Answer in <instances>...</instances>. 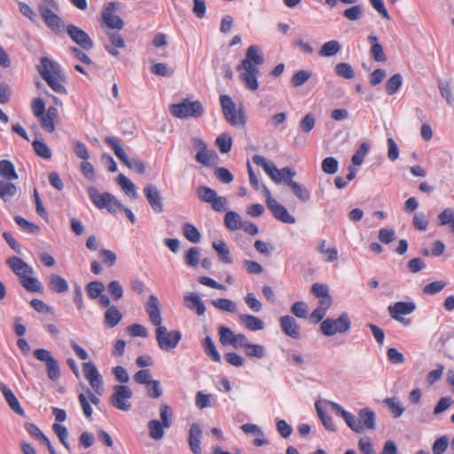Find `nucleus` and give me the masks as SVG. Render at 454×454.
Listing matches in <instances>:
<instances>
[{
  "label": "nucleus",
  "instance_id": "f257e3e1",
  "mask_svg": "<svg viewBox=\"0 0 454 454\" xmlns=\"http://www.w3.org/2000/svg\"><path fill=\"white\" fill-rule=\"evenodd\" d=\"M264 63L263 54L257 45H251L246 51L245 59L237 67V70H243L239 78L243 81L247 89L254 91L258 89L257 76L260 73L259 66Z\"/></svg>",
  "mask_w": 454,
  "mask_h": 454
},
{
  "label": "nucleus",
  "instance_id": "f03ea898",
  "mask_svg": "<svg viewBox=\"0 0 454 454\" xmlns=\"http://www.w3.org/2000/svg\"><path fill=\"white\" fill-rule=\"evenodd\" d=\"M37 70L42 78L56 93H67V90L63 84L66 82V76L58 63L43 57Z\"/></svg>",
  "mask_w": 454,
  "mask_h": 454
},
{
  "label": "nucleus",
  "instance_id": "7ed1b4c3",
  "mask_svg": "<svg viewBox=\"0 0 454 454\" xmlns=\"http://www.w3.org/2000/svg\"><path fill=\"white\" fill-rule=\"evenodd\" d=\"M252 160L254 164L262 167L276 184L283 182L288 185L289 180H293V177L296 175L295 171L289 167L278 169L272 161L268 160L263 156L255 154L253 156Z\"/></svg>",
  "mask_w": 454,
  "mask_h": 454
},
{
  "label": "nucleus",
  "instance_id": "20e7f679",
  "mask_svg": "<svg viewBox=\"0 0 454 454\" xmlns=\"http://www.w3.org/2000/svg\"><path fill=\"white\" fill-rule=\"evenodd\" d=\"M219 99L223 114L227 122L235 127H244L246 116L242 105L237 106L229 95H221Z\"/></svg>",
  "mask_w": 454,
  "mask_h": 454
},
{
  "label": "nucleus",
  "instance_id": "39448f33",
  "mask_svg": "<svg viewBox=\"0 0 454 454\" xmlns=\"http://www.w3.org/2000/svg\"><path fill=\"white\" fill-rule=\"evenodd\" d=\"M169 111L176 118L187 119L199 118L203 115L205 110L200 101H191L185 98L178 104L171 105Z\"/></svg>",
  "mask_w": 454,
  "mask_h": 454
},
{
  "label": "nucleus",
  "instance_id": "423d86ee",
  "mask_svg": "<svg viewBox=\"0 0 454 454\" xmlns=\"http://www.w3.org/2000/svg\"><path fill=\"white\" fill-rule=\"evenodd\" d=\"M45 4H39L38 11L43 21L54 33L59 34L64 31L62 20L54 13L51 8L58 10V3L55 0H43Z\"/></svg>",
  "mask_w": 454,
  "mask_h": 454
},
{
  "label": "nucleus",
  "instance_id": "0eeeda50",
  "mask_svg": "<svg viewBox=\"0 0 454 454\" xmlns=\"http://www.w3.org/2000/svg\"><path fill=\"white\" fill-rule=\"evenodd\" d=\"M351 321L347 312L341 313L338 318H326L320 324V331L325 336L344 333L350 329Z\"/></svg>",
  "mask_w": 454,
  "mask_h": 454
},
{
  "label": "nucleus",
  "instance_id": "6e6552de",
  "mask_svg": "<svg viewBox=\"0 0 454 454\" xmlns=\"http://www.w3.org/2000/svg\"><path fill=\"white\" fill-rule=\"evenodd\" d=\"M35 357L45 364L48 378L52 381H57L60 378V367L58 360L52 353L45 348H37L34 350Z\"/></svg>",
  "mask_w": 454,
  "mask_h": 454
},
{
  "label": "nucleus",
  "instance_id": "1a4fd4ad",
  "mask_svg": "<svg viewBox=\"0 0 454 454\" xmlns=\"http://www.w3.org/2000/svg\"><path fill=\"white\" fill-rule=\"evenodd\" d=\"M155 337L160 348L169 351L178 345L182 333L177 330L168 332L166 326L160 325L155 330Z\"/></svg>",
  "mask_w": 454,
  "mask_h": 454
},
{
  "label": "nucleus",
  "instance_id": "9d476101",
  "mask_svg": "<svg viewBox=\"0 0 454 454\" xmlns=\"http://www.w3.org/2000/svg\"><path fill=\"white\" fill-rule=\"evenodd\" d=\"M119 8V3L109 2L101 11V26H106L109 29L121 30L124 27L122 19L115 14Z\"/></svg>",
  "mask_w": 454,
  "mask_h": 454
},
{
  "label": "nucleus",
  "instance_id": "9b49d317",
  "mask_svg": "<svg viewBox=\"0 0 454 454\" xmlns=\"http://www.w3.org/2000/svg\"><path fill=\"white\" fill-rule=\"evenodd\" d=\"M133 393L128 386L116 385L114 387V393L110 397V403L114 408L127 411L131 408V403L129 399H130Z\"/></svg>",
  "mask_w": 454,
  "mask_h": 454
},
{
  "label": "nucleus",
  "instance_id": "f8f14e48",
  "mask_svg": "<svg viewBox=\"0 0 454 454\" xmlns=\"http://www.w3.org/2000/svg\"><path fill=\"white\" fill-rule=\"evenodd\" d=\"M82 372L85 379L89 381L91 388L98 395H102L103 380L96 365L92 362L82 364Z\"/></svg>",
  "mask_w": 454,
  "mask_h": 454
},
{
  "label": "nucleus",
  "instance_id": "ddd939ff",
  "mask_svg": "<svg viewBox=\"0 0 454 454\" xmlns=\"http://www.w3.org/2000/svg\"><path fill=\"white\" fill-rule=\"evenodd\" d=\"M67 33L70 38L84 51H90L94 47V43L90 35L82 28L74 25L67 26Z\"/></svg>",
  "mask_w": 454,
  "mask_h": 454
},
{
  "label": "nucleus",
  "instance_id": "4468645a",
  "mask_svg": "<svg viewBox=\"0 0 454 454\" xmlns=\"http://www.w3.org/2000/svg\"><path fill=\"white\" fill-rule=\"evenodd\" d=\"M333 411L337 416L341 417L348 427L357 434L363 433V427L361 421H357V419L351 413L345 411L339 403L334 402H328Z\"/></svg>",
  "mask_w": 454,
  "mask_h": 454
},
{
  "label": "nucleus",
  "instance_id": "2eb2a0df",
  "mask_svg": "<svg viewBox=\"0 0 454 454\" xmlns=\"http://www.w3.org/2000/svg\"><path fill=\"white\" fill-rule=\"evenodd\" d=\"M6 263L11 268L12 272L17 277H19L20 280H21L23 278L27 277L28 275L35 274L34 269L18 256L9 257L6 261Z\"/></svg>",
  "mask_w": 454,
  "mask_h": 454
},
{
  "label": "nucleus",
  "instance_id": "dca6fc26",
  "mask_svg": "<svg viewBox=\"0 0 454 454\" xmlns=\"http://www.w3.org/2000/svg\"><path fill=\"white\" fill-rule=\"evenodd\" d=\"M144 195L155 213H161L164 209L162 198L157 187L152 184L145 186Z\"/></svg>",
  "mask_w": 454,
  "mask_h": 454
},
{
  "label": "nucleus",
  "instance_id": "f3484780",
  "mask_svg": "<svg viewBox=\"0 0 454 454\" xmlns=\"http://www.w3.org/2000/svg\"><path fill=\"white\" fill-rule=\"evenodd\" d=\"M268 208L271 211L272 215L278 221L285 223H294L295 218L291 215L287 209L275 199L266 200Z\"/></svg>",
  "mask_w": 454,
  "mask_h": 454
},
{
  "label": "nucleus",
  "instance_id": "a211bd4d",
  "mask_svg": "<svg viewBox=\"0 0 454 454\" xmlns=\"http://www.w3.org/2000/svg\"><path fill=\"white\" fill-rule=\"evenodd\" d=\"M160 308L159 299L153 294L150 295L145 305V311L151 323L157 327L160 326L162 322Z\"/></svg>",
  "mask_w": 454,
  "mask_h": 454
},
{
  "label": "nucleus",
  "instance_id": "6ab92c4d",
  "mask_svg": "<svg viewBox=\"0 0 454 454\" xmlns=\"http://www.w3.org/2000/svg\"><path fill=\"white\" fill-rule=\"evenodd\" d=\"M279 325L282 332L293 338L299 339L301 336L300 326L297 321L291 316H283L279 318Z\"/></svg>",
  "mask_w": 454,
  "mask_h": 454
},
{
  "label": "nucleus",
  "instance_id": "aec40b11",
  "mask_svg": "<svg viewBox=\"0 0 454 454\" xmlns=\"http://www.w3.org/2000/svg\"><path fill=\"white\" fill-rule=\"evenodd\" d=\"M387 309L393 319H398L403 315L411 314L416 309V304L413 301H397L388 306Z\"/></svg>",
  "mask_w": 454,
  "mask_h": 454
},
{
  "label": "nucleus",
  "instance_id": "412c9836",
  "mask_svg": "<svg viewBox=\"0 0 454 454\" xmlns=\"http://www.w3.org/2000/svg\"><path fill=\"white\" fill-rule=\"evenodd\" d=\"M202 430L198 423H192L189 430L188 443L193 454H201L200 439Z\"/></svg>",
  "mask_w": 454,
  "mask_h": 454
},
{
  "label": "nucleus",
  "instance_id": "4be33fe9",
  "mask_svg": "<svg viewBox=\"0 0 454 454\" xmlns=\"http://www.w3.org/2000/svg\"><path fill=\"white\" fill-rule=\"evenodd\" d=\"M184 300L185 306L191 310H195L198 316H203L205 314L206 306L199 294L195 293H188L184 295Z\"/></svg>",
  "mask_w": 454,
  "mask_h": 454
},
{
  "label": "nucleus",
  "instance_id": "5701e85b",
  "mask_svg": "<svg viewBox=\"0 0 454 454\" xmlns=\"http://www.w3.org/2000/svg\"><path fill=\"white\" fill-rule=\"evenodd\" d=\"M87 192L90 200L98 208H106L109 199H111L112 194L110 192H105L100 193L98 190L93 186H90Z\"/></svg>",
  "mask_w": 454,
  "mask_h": 454
},
{
  "label": "nucleus",
  "instance_id": "b1692460",
  "mask_svg": "<svg viewBox=\"0 0 454 454\" xmlns=\"http://www.w3.org/2000/svg\"><path fill=\"white\" fill-rule=\"evenodd\" d=\"M0 391L4 395L10 408L17 414L23 416L24 410L21 408L19 400L13 392L3 382H0Z\"/></svg>",
  "mask_w": 454,
  "mask_h": 454
},
{
  "label": "nucleus",
  "instance_id": "393cba45",
  "mask_svg": "<svg viewBox=\"0 0 454 454\" xmlns=\"http://www.w3.org/2000/svg\"><path fill=\"white\" fill-rule=\"evenodd\" d=\"M357 421H361L363 427V432L364 429L373 430L376 427V415L375 412L366 407L361 409L358 412Z\"/></svg>",
  "mask_w": 454,
  "mask_h": 454
},
{
  "label": "nucleus",
  "instance_id": "a878e982",
  "mask_svg": "<svg viewBox=\"0 0 454 454\" xmlns=\"http://www.w3.org/2000/svg\"><path fill=\"white\" fill-rule=\"evenodd\" d=\"M367 40L371 43L370 53L373 59L377 62L386 61L387 57L384 53L383 46L379 43L378 37L376 35H368Z\"/></svg>",
  "mask_w": 454,
  "mask_h": 454
},
{
  "label": "nucleus",
  "instance_id": "bb28decb",
  "mask_svg": "<svg viewBox=\"0 0 454 454\" xmlns=\"http://www.w3.org/2000/svg\"><path fill=\"white\" fill-rule=\"evenodd\" d=\"M122 314L114 305L109 307L104 315V323L109 328L115 327L121 320Z\"/></svg>",
  "mask_w": 454,
  "mask_h": 454
},
{
  "label": "nucleus",
  "instance_id": "cd10ccee",
  "mask_svg": "<svg viewBox=\"0 0 454 454\" xmlns=\"http://www.w3.org/2000/svg\"><path fill=\"white\" fill-rule=\"evenodd\" d=\"M213 248L216 251L219 261L223 263L230 264L232 262L230 249L223 240H217L212 243Z\"/></svg>",
  "mask_w": 454,
  "mask_h": 454
},
{
  "label": "nucleus",
  "instance_id": "c85d7f7f",
  "mask_svg": "<svg viewBox=\"0 0 454 454\" xmlns=\"http://www.w3.org/2000/svg\"><path fill=\"white\" fill-rule=\"evenodd\" d=\"M239 319L240 323H242L246 328L250 331H260L264 328V323L260 318L247 314H240L239 316Z\"/></svg>",
  "mask_w": 454,
  "mask_h": 454
},
{
  "label": "nucleus",
  "instance_id": "c756f323",
  "mask_svg": "<svg viewBox=\"0 0 454 454\" xmlns=\"http://www.w3.org/2000/svg\"><path fill=\"white\" fill-rule=\"evenodd\" d=\"M105 141L113 148L117 158L124 164L128 161V155L121 145V141L114 137H106Z\"/></svg>",
  "mask_w": 454,
  "mask_h": 454
},
{
  "label": "nucleus",
  "instance_id": "7c9ffc66",
  "mask_svg": "<svg viewBox=\"0 0 454 454\" xmlns=\"http://www.w3.org/2000/svg\"><path fill=\"white\" fill-rule=\"evenodd\" d=\"M11 180H0V198L4 201H9L17 193V186Z\"/></svg>",
  "mask_w": 454,
  "mask_h": 454
},
{
  "label": "nucleus",
  "instance_id": "2f4dec72",
  "mask_svg": "<svg viewBox=\"0 0 454 454\" xmlns=\"http://www.w3.org/2000/svg\"><path fill=\"white\" fill-rule=\"evenodd\" d=\"M340 49H341V45L339 41L331 40V41L325 43L321 46V48L318 51V55L320 57H325V58L333 57V56L336 55L340 51Z\"/></svg>",
  "mask_w": 454,
  "mask_h": 454
},
{
  "label": "nucleus",
  "instance_id": "473e14b6",
  "mask_svg": "<svg viewBox=\"0 0 454 454\" xmlns=\"http://www.w3.org/2000/svg\"><path fill=\"white\" fill-rule=\"evenodd\" d=\"M20 283L28 292L39 294L43 292L42 283L36 278H34L33 275H28L27 277L23 278L20 280Z\"/></svg>",
  "mask_w": 454,
  "mask_h": 454
},
{
  "label": "nucleus",
  "instance_id": "72a5a7b5",
  "mask_svg": "<svg viewBox=\"0 0 454 454\" xmlns=\"http://www.w3.org/2000/svg\"><path fill=\"white\" fill-rule=\"evenodd\" d=\"M182 231L184 238L192 243H199L201 239V234L198 228L191 223H184L182 226Z\"/></svg>",
  "mask_w": 454,
  "mask_h": 454
},
{
  "label": "nucleus",
  "instance_id": "f704fd0d",
  "mask_svg": "<svg viewBox=\"0 0 454 454\" xmlns=\"http://www.w3.org/2000/svg\"><path fill=\"white\" fill-rule=\"evenodd\" d=\"M49 287L57 294H62L68 290V284L61 276L52 274L50 277Z\"/></svg>",
  "mask_w": 454,
  "mask_h": 454
},
{
  "label": "nucleus",
  "instance_id": "c9c22d12",
  "mask_svg": "<svg viewBox=\"0 0 454 454\" xmlns=\"http://www.w3.org/2000/svg\"><path fill=\"white\" fill-rule=\"evenodd\" d=\"M0 176L5 180H16L19 178L13 163L8 160H0Z\"/></svg>",
  "mask_w": 454,
  "mask_h": 454
},
{
  "label": "nucleus",
  "instance_id": "e433bc0d",
  "mask_svg": "<svg viewBox=\"0 0 454 454\" xmlns=\"http://www.w3.org/2000/svg\"><path fill=\"white\" fill-rule=\"evenodd\" d=\"M224 224L230 231L241 229L243 222L240 215L234 211H228L224 215Z\"/></svg>",
  "mask_w": 454,
  "mask_h": 454
},
{
  "label": "nucleus",
  "instance_id": "4c0bfd02",
  "mask_svg": "<svg viewBox=\"0 0 454 454\" xmlns=\"http://www.w3.org/2000/svg\"><path fill=\"white\" fill-rule=\"evenodd\" d=\"M287 186L290 187L294 196L301 201L307 202L309 200L310 192L302 184L297 183L296 181L289 180V184Z\"/></svg>",
  "mask_w": 454,
  "mask_h": 454
},
{
  "label": "nucleus",
  "instance_id": "58836bf2",
  "mask_svg": "<svg viewBox=\"0 0 454 454\" xmlns=\"http://www.w3.org/2000/svg\"><path fill=\"white\" fill-rule=\"evenodd\" d=\"M117 183L124 191V192L131 199H137V192L135 184L123 174H120L117 177Z\"/></svg>",
  "mask_w": 454,
  "mask_h": 454
},
{
  "label": "nucleus",
  "instance_id": "ea45409f",
  "mask_svg": "<svg viewBox=\"0 0 454 454\" xmlns=\"http://www.w3.org/2000/svg\"><path fill=\"white\" fill-rule=\"evenodd\" d=\"M202 345L205 350V353L207 356H209L213 361L220 363L221 362V355L216 349L215 343L211 337L207 336L203 341Z\"/></svg>",
  "mask_w": 454,
  "mask_h": 454
},
{
  "label": "nucleus",
  "instance_id": "a19ab883",
  "mask_svg": "<svg viewBox=\"0 0 454 454\" xmlns=\"http://www.w3.org/2000/svg\"><path fill=\"white\" fill-rule=\"evenodd\" d=\"M211 303L215 308L223 311L230 313H235L237 311L236 303L233 301L227 298H219L216 300H213Z\"/></svg>",
  "mask_w": 454,
  "mask_h": 454
},
{
  "label": "nucleus",
  "instance_id": "79ce46f5",
  "mask_svg": "<svg viewBox=\"0 0 454 454\" xmlns=\"http://www.w3.org/2000/svg\"><path fill=\"white\" fill-rule=\"evenodd\" d=\"M403 84V77L400 74L392 75L386 82V92L387 95L395 94Z\"/></svg>",
  "mask_w": 454,
  "mask_h": 454
},
{
  "label": "nucleus",
  "instance_id": "37998d69",
  "mask_svg": "<svg viewBox=\"0 0 454 454\" xmlns=\"http://www.w3.org/2000/svg\"><path fill=\"white\" fill-rule=\"evenodd\" d=\"M164 426L159 420L153 419L148 423V429L150 436L158 441L164 436Z\"/></svg>",
  "mask_w": 454,
  "mask_h": 454
},
{
  "label": "nucleus",
  "instance_id": "c03bdc74",
  "mask_svg": "<svg viewBox=\"0 0 454 454\" xmlns=\"http://www.w3.org/2000/svg\"><path fill=\"white\" fill-rule=\"evenodd\" d=\"M197 196L201 201L210 204L217 197V194L214 189L200 185L197 189Z\"/></svg>",
  "mask_w": 454,
  "mask_h": 454
},
{
  "label": "nucleus",
  "instance_id": "a18cd8bd",
  "mask_svg": "<svg viewBox=\"0 0 454 454\" xmlns=\"http://www.w3.org/2000/svg\"><path fill=\"white\" fill-rule=\"evenodd\" d=\"M312 76V72L309 70H299L291 78V83L294 88H298L305 84Z\"/></svg>",
  "mask_w": 454,
  "mask_h": 454
},
{
  "label": "nucleus",
  "instance_id": "49530a36",
  "mask_svg": "<svg viewBox=\"0 0 454 454\" xmlns=\"http://www.w3.org/2000/svg\"><path fill=\"white\" fill-rule=\"evenodd\" d=\"M315 406H316V410H317L318 418L320 419L325 428L331 432L336 431V427H335V425L333 423L332 417L324 412V411L320 407L318 402L316 403Z\"/></svg>",
  "mask_w": 454,
  "mask_h": 454
},
{
  "label": "nucleus",
  "instance_id": "de8ad7c7",
  "mask_svg": "<svg viewBox=\"0 0 454 454\" xmlns=\"http://www.w3.org/2000/svg\"><path fill=\"white\" fill-rule=\"evenodd\" d=\"M215 145H217L219 151L222 153H227L231 149L232 138L229 134L222 133L217 137L215 140Z\"/></svg>",
  "mask_w": 454,
  "mask_h": 454
},
{
  "label": "nucleus",
  "instance_id": "09e8293b",
  "mask_svg": "<svg viewBox=\"0 0 454 454\" xmlns=\"http://www.w3.org/2000/svg\"><path fill=\"white\" fill-rule=\"evenodd\" d=\"M439 224L442 226L450 224L451 231L454 234V209L451 207H447L443 209L438 215Z\"/></svg>",
  "mask_w": 454,
  "mask_h": 454
},
{
  "label": "nucleus",
  "instance_id": "8fccbe9b",
  "mask_svg": "<svg viewBox=\"0 0 454 454\" xmlns=\"http://www.w3.org/2000/svg\"><path fill=\"white\" fill-rule=\"evenodd\" d=\"M244 349L246 355L249 357L262 359L266 356L265 348L260 344H253L249 342Z\"/></svg>",
  "mask_w": 454,
  "mask_h": 454
},
{
  "label": "nucleus",
  "instance_id": "3c124183",
  "mask_svg": "<svg viewBox=\"0 0 454 454\" xmlns=\"http://www.w3.org/2000/svg\"><path fill=\"white\" fill-rule=\"evenodd\" d=\"M335 74L341 78L352 79L355 77V71L348 63H338L335 67Z\"/></svg>",
  "mask_w": 454,
  "mask_h": 454
},
{
  "label": "nucleus",
  "instance_id": "603ef678",
  "mask_svg": "<svg viewBox=\"0 0 454 454\" xmlns=\"http://www.w3.org/2000/svg\"><path fill=\"white\" fill-rule=\"evenodd\" d=\"M216 158L215 153L212 151H208L207 148L204 151H199L196 153L195 159L198 162L203 164L204 166L209 167L211 166Z\"/></svg>",
  "mask_w": 454,
  "mask_h": 454
},
{
  "label": "nucleus",
  "instance_id": "864d4df0",
  "mask_svg": "<svg viewBox=\"0 0 454 454\" xmlns=\"http://www.w3.org/2000/svg\"><path fill=\"white\" fill-rule=\"evenodd\" d=\"M15 223L26 232L31 234H38L40 232V227L34 223L28 222L22 216L17 215L14 217Z\"/></svg>",
  "mask_w": 454,
  "mask_h": 454
},
{
  "label": "nucleus",
  "instance_id": "5fc2aeb1",
  "mask_svg": "<svg viewBox=\"0 0 454 454\" xmlns=\"http://www.w3.org/2000/svg\"><path fill=\"white\" fill-rule=\"evenodd\" d=\"M160 417L161 419V424H163L166 428L171 427L173 423V411L170 406L165 403H161L160 406Z\"/></svg>",
  "mask_w": 454,
  "mask_h": 454
},
{
  "label": "nucleus",
  "instance_id": "6e6d98bb",
  "mask_svg": "<svg viewBox=\"0 0 454 454\" xmlns=\"http://www.w3.org/2000/svg\"><path fill=\"white\" fill-rule=\"evenodd\" d=\"M104 290H105V286L103 283H101L99 281H92V282H90L86 286V291H87L88 296L91 300H95L98 296H100L101 294L104 292Z\"/></svg>",
  "mask_w": 454,
  "mask_h": 454
},
{
  "label": "nucleus",
  "instance_id": "4d7b16f0",
  "mask_svg": "<svg viewBox=\"0 0 454 454\" xmlns=\"http://www.w3.org/2000/svg\"><path fill=\"white\" fill-rule=\"evenodd\" d=\"M33 148L35 152V153L42 157L43 159L49 160L51 158V150L50 147L43 141L40 140H35L32 144Z\"/></svg>",
  "mask_w": 454,
  "mask_h": 454
},
{
  "label": "nucleus",
  "instance_id": "13d9d810",
  "mask_svg": "<svg viewBox=\"0 0 454 454\" xmlns=\"http://www.w3.org/2000/svg\"><path fill=\"white\" fill-rule=\"evenodd\" d=\"M369 150L370 145L365 142L362 143L352 156V163L360 166L364 162V157L367 155Z\"/></svg>",
  "mask_w": 454,
  "mask_h": 454
},
{
  "label": "nucleus",
  "instance_id": "bf43d9fd",
  "mask_svg": "<svg viewBox=\"0 0 454 454\" xmlns=\"http://www.w3.org/2000/svg\"><path fill=\"white\" fill-rule=\"evenodd\" d=\"M184 262L191 267H197L200 262V248L192 247L184 254Z\"/></svg>",
  "mask_w": 454,
  "mask_h": 454
},
{
  "label": "nucleus",
  "instance_id": "052dcab7",
  "mask_svg": "<svg viewBox=\"0 0 454 454\" xmlns=\"http://www.w3.org/2000/svg\"><path fill=\"white\" fill-rule=\"evenodd\" d=\"M383 402L391 411L395 418H399L403 414L404 409L402 406L401 402L398 401L396 398H386Z\"/></svg>",
  "mask_w": 454,
  "mask_h": 454
},
{
  "label": "nucleus",
  "instance_id": "680f3d73",
  "mask_svg": "<svg viewBox=\"0 0 454 454\" xmlns=\"http://www.w3.org/2000/svg\"><path fill=\"white\" fill-rule=\"evenodd\" d=\"M219 335H220V342L223 345H233L235 333L229 327L224 325H221L218 328Z\"/></svg>",
  "mask_w": 454,
  "mask_h": 454
},
{
  "label": "nucleus",
  "instance_id": "e2e57ef3",
  "mask_svg": "<svg viewBox=\"0 0 454 454\" xmlns=\"http://www.w3.org/2000/svg\"><path fill=\"white\" fill-rule=\"evenodd\" d=\"M151 72L156 75L169 77L174 74L171 67L166 63H155L151 67Z\"/></svg>",
  "mask_w": 454,
  "mask_h": 454
},
{
  "label": "nucleus",
  "instance_id": "0e129e2a",
  "mask_svg": "<svg viewBox=\"0 0 454 454\" xmlns=\"http://www.w3.org/2000/svg\"><path fill=\"white\" fill-rule=\"evenodd\" d=\"M52 429H53V432L59 437L60 442L64 445V447L67 450H70V445L67 440V436H68V432H67V427L60 424L54 423L52 426Z\"/></svg>",
  "mask_w": 454,
  "mask_h": 454
},
{
  "label": "nucleus",
  "instance_id": "69168bd1",
  "mask_svg": "<svg viewBox=\"0 0 454 454\" xmlns=\"http://www.w3.org/2000/svg\"><path fill=\"white\" fill-rule=\"evenodd\" d=\"M107 291L114 301H119L123 296V287L117 280H113L108 283Z\"/></svg>",
  "mask_w": 454,
  "mask_h": 454
},
{
  "label": "nucleus",
  "instance_id": "338daca9",
  "mask_svg": "<svg viewBox=\"0 0 454 454\" xmlns=\"http://www.w3.org/2000/svg\"><path fill=\"white\" fill-rule=\"evenodd\" d=\"M446 286L442 280L434 281L423 287V294L427 295H434L440 293Z\"/></svg>",
  "mask_w": 454,
  "mask_h": 454
},
{
  "label": "nucleus",
  "instance_id": "774afa93",
  "mask_svg": "<svg viewBox=\"0 0 454 454\" xmlns=\"http://www.w3.org/2000/svg\"><path fill=\"white\" fill-rule=\"evenodd\" d=\"M413 227L420 231H425L427 229L428 220L424 213H416L412 218Z\"/></svg>",
  "mask_w": 454,
  "mask_h": 454
}]
</instances>
